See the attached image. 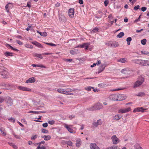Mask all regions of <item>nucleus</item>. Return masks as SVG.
Listing matches in <instances>:
<instances>
[{
	"mask_svg": "<svg viewBox=\"0 0 149 149\" xmlns=\"http://www.w3.org/2000/svg\"><path fill=\"white\" fill-rule=\"evenodd\" d=\"M133 61L134 63L137 64L144 66H146V60L135 59Z\"/></svg>",
	"mask_w": 149,
	"mask_h": 149,
	"instance_id": "7ed1b4c3",
	"label": "nucleus"
},
{
	"mask_svg": "<svg viewBox=\"0 0 149 149\" xmlns=\"http://www.w3.org/2000/svg\"><path fill=\"white\" fill-rule=\"evenodd\" d=\"M60 3H57L55 5L56 7H58L60 6Z\"/></svg>",
	"mask_w": 149,
	"mask_h": 149,
	"instance_id": "774afa93",
	"label": "nucleus"
},
{
	"mask_svg": "<svg viewBox=\"0 0 149 149\" xmlns=\"http://www.w3.org/2000/svg\"><path fill=\"white\" fill-rule=\"evenodd\" d=\"M8 144L10 145V146H12L14 149H17L18 148V147L17 146L15 145L13 143L10 142H8Z\"/></svg>",
	"mask_w": 149,
	"mask_h": 149,
	"instance_id": "5701e85b",
	"label": "nucleus"
},
{
	"mask_svg": "<svg viewBox=\"0 0 149 149\" xmlns=\"http://www.w3.org/2000/svg\"><path fill=\"white\" fill-rule=\"evenodd\" d=\"M123 89V88H118L114 89L113 90V91H119L120 90H122Z\"/></svg>",
	"mask_w": 149,
	"mask_h": 149,
	"instance_id": "e2e57ef3",
	"label": "nucleus"
},
{
	"mask_svg": "<svg viewBox=\"0 0 149 149\" xmlns=\"http://www.w3.org/2000/svg\"><path fill=\"white\" fill-rule=\"evenodd\" d=\"M103 108V106L102 104L99 103H98L92 107L88 108L87 109L89 111H93L102 109Z\"/></svg>",
	"mask_w": 149,
	"mask_h": 149,
	"instance_id": "f257e3e1",
	"label": "nucleus"
},
{
	"mask_svg": "<svg viewBox=\"0 0 149 149\" xmlns=\"http://www.w3.org/2000/svg\"><path fill=\"white\" fill-rule=\"evenodd\" d=\"M129 71V69L128 68L123 69L122 70L121 72L123 74H125Z\"/></svg>",
	"mask_w": 149,
	"mask_h": 149,
	"instance_id": "bb28decb",
	"label": "nucleus"
},
{
	"mask_svg": "<svg viewBox=\"0 0 149 149\" xmlns=\"http://www.w3.org/2000/svg\"><path fill=\"white\" fill-rule=\"evenodd\" d=\"M91 88L93 89L94 88L93 87H91V86H88L87 87L85 88V89L87 91H90L91 90Z\"/></svg>",
	"mask_w": 149,
	"mask_h": 149,
	"instance_id": "37998d69",
	"label": "nucleus"
},
{
	"mask_svg": "<svg viewBox=\"0 0 149 149\" xmlns=\"http://www.w3.org/2000/svg\"><path fill=\"white\" fill-rule=\"evenodd\" d=\"M65 144L71 146L72 145V143L71 141H66L65 142Z\"/></svg>",
	"mask_w": 149,
	"mask_h": 149,
	"instance_id": "72a5a7b5",
	"label": "nucleus"
},
{
	"mask_svg": "<svg viewBox=\"0 0 149 149\" xmlns=\"http://www.w3.org/2000/svg\"><path fill=\"white\" fill-rule=\"evenodd\" d=\"M74 117L75 116L74 115H71L69 116V118L70 119H72L74 118Z\"/></svg>",
	"mask_w": 149,
	"mask_h": 149,
	"instance_id": "338daca9",
	"label": "nucleus"
},
{
	"mask_svg": "<svg viewBox=\"0 0 149 149\" xmlns=\"http://www.w3.org/2000/svg\"><path fill=\"white\" fill-rule=\"evenodd\" d=\"M46 44L47 45L51 46H56V45L52 43H46Z\"/></svg>",
	"mask_w": 149,
	"mask_h": 149,
	"instance_id": "09e8293b",
	"label": "nucleus"
},
{
	"mask_svg": "<svg viewBox=\"0 0 149 149\" xmlns=\"http://www.w3.org/2000/svg\"><path fill=\"white\" fill-rule=\"evenodd\" d=\"M4 55L7 57L8 56H13V53L11 52H7L4 53Z\"/></svg>",
	"mask_w": 149,
	"mask_h": 149,
	"instance_id": "393cba45",
	"label": "nucleus"
},
{
	"mask_svg": "<svg viewBox=\"0 0 149 149\" xmlns=\"http://www.w3.org/2000/svg\"><path fill=\"white\" fill-rule=\"evenodd\" d=\"M131 110V108L130 107H129L126 108L121 109L119 110L118 113H123L129 112Z\"/></svg>",
	"mask_w": 149,
	"mask_h": 149,
	"instance_id": "423d86ee",
	"label": "nucleus"
},
{
	"mask_svg": "<svg viewBox=\"0 0 149 149\" xmlns=\"http://www.w3.org/2000/svg\"><path fill=\"white\" fill-rule=\"evenodd\" d=\"M106 67V65L105 64H102L99 67L98 69L97 73L99 74L103 71Z\"/></svg>",
	"mask_w": 149,
	"mask_h": 149,
	"instance_id": "1a4fd4ad",
	"label": "nucleus"
},
{
	"mask_svg": "<svg viewBox=\"0 0 149 149\" xmlns=\"http://www.w3.org/2000/svg\"><path fill=\"white\" fill-rule=\"evenodd\" d=\"M109 44L111 45V47H117L118 45V42L115 41L110 42Z\"/></svg>",
	"mask_w": 149,
	"mask_h": 149,
	"instance_id": "2eb2a0df",
	"label": "nucleus"
},
{
	"mask_svg": "<svg viewBox=\"0 0 149 149\" xmlns=\"http://www.w3.org/2000/svg\"><path fill=\"white\" fill-rule=\"evenodd\" d=\"M64 127L70 133H74V130L72 128V125H68L66 124H65L64 125ZM75 132H74L75 133Z\"/></svg>",
	"mask_w": 149,
	"mask_h": 149,
	"instance_id": "39448f33",
	"label": "nucleus"
},
{
	"mask_svg": "<svg viewBox=\"0 0 149 149\" xmlns=\"http://www.w3.org/2000/svg\"><path fill=\"white\" fill-rule=\"evenodd\" d=\"M13 100L12 98L10 97H9L8 99L7 102H9L10 105H11L13 104Z\"/></svg>",
	"mask_w": 149,
	"mask_h": 149,
	"instance_id": "c756f323",
	"label": "nucleus"
},
{
	"mask_svg": "<svg viewBox=\"0 0 149 149\" xmlns=\"http://www.w3.org/2000/svg\"><path fill=\"white\" fill-rule=\"evenodd\" d=\"M111 139L113 144L114 145H116L120 142V139L117 137L116 135H113L111 137Z\"/></svg>",
	"mask_w": 149,
	"mask_h": 149,
	"instance_id": "20e7f679",
	"label": "nucleus"
},
{
	"mask_svg": "<svg viewBox=\"0 0 149 149\" xmlns=\"http://www.w3.org/2000/svg\"><path fill=\"white\" fill-rule=\"evenodd\" d=\"M146 39H144L141 40V42L142 45H145L146 44Z\"/></svg>",
	"mask_w": 149,
	"mask_h": 149,
	"instance_id": "ea45409f",
	"label": "nucleus"
},
{
	"mask_svg": "<svg viewBox=\"0 0 149 149\" xmlns=\"http://www.w3.org/2000/svg\"><path fill=\"white\" fill-rule=\"evenodd\" d=\"M81 46H82V47H81V48L85 47L86 49H87L88 47V43H84L81 45Z\"/></svg>",
	"mask_w": 149,
	"mask_h": 149,
	"instance_id": "a878e982",
	"label": "nucleus"
},
{
	"mask_svg": "<svg viewBox=\"0 0 149 149\" xmlns=\"http://www.w3.org/2000/svg\"><path fill=\"white\" fill-rule=\"evenodd\" d=\"M118 62H120L123 63H125L127 62V59L125 58H123L119 59L118 60Z\"/></svg>",
	"mask_w": 149,
	"mask_h": 149,
	"instance_id": "412c9836",
	"label": "nucleus"
},
{
	"mask_svg": "<svg viewBox=\"0 0 149 149\" xmlns=\"http://www.w3.org/2000/svg\"><path fill=\"white\" fill-rule=\"evenodd\" d=\"M41 36H47V33L46 32H42L41 34Z\"/></svg>",
	"mask_w": 149,
	"mask_h": 149,
	"instance_id": "49530a36",
	"label": "nucleus"
},
{
	"mask_svg": "<svg viewBox=\"0 0 149 149\" xmlns=\"http://www.w3.org/2000/svg\"><path fill=\"white\" fill-rule=\"evenodd\" d=\"M55 121L53 120L48 121V123L49 124L51 125H53L55 123Z\"/></svg>",
	"mask_w": 149,
	"mask_h": 149,
	"instance_id": "c03bdc74",
	"label": "nucleus"
},
{
	"mask_svg": "<svg viewBox=\"0 0 149 149\" xmlns=\"http://www.w3.org/2000/svg\"><path fill=\"white\" fill-rule=\"evenodd\" d=\"M57 91L59 93H63L65 94V90L62 88H59L57 90Z\"/></svg>",
	"mask_w": 149,
	"mask_h": 149,
	"instance_id": "b1692460",
	"label": "nucleus"
},
{
	"mask_svg": "<svg viewBox=\"0 0 149 149\" xmlns=\"http://www.w3.org/2000/svg\"><path fill=\"white\" fill-rule=\"evenodd\" d=\"M132 38L130 37H129L127 39L126 41L127 42V44L129 45H130V42L132 40Z\"/></svg>",
	"mask_w": 149,
	"mask_h": 149,
	"instance_id": "c9c22d12",
	"label": "nucleus"
},
{
	"mask_svg": "<svg viewBox=\"0 0 149 149\" xmlns=\"http://www.w3.org/2000/svg\"><path fill=\"white\" fill-rule=\"evenodd\" d=\"M147 9V8L145 7H143L141 8V10L143 12L145 11Z\"/></svg>",
	"mask_w": 149,
	"mask_h": 149,
	"instance_id": "6e6d98bb",
	"label": "nucleus"
},
{
	"mask_svg": "<svg viewBox=\"0 0 149 149\" xmlns=\"http://www.w3.org/2000/svg\"><path fill=\"white\" fill-rule=\"evenodd\" d=\"M72 90L70 88H67L66 90H65V94H66V93L67 92L68 93L72 91Z\"/></svg>",
	"mask_w": 149,
	"mask_h": 149,
	"instance_id": "a18cd8bd",
	"label": "nucleus"
},
{
	"mask_svg": "<svg viewBox=\"0 0 149 149\" xmlns=\"http://www.w3.org/2000/svg\"><path fill=\"white\" fill-rule=\"evenodd\" d=\"M35 81V78L34 77H32L26 80L25 83H32L34 82Z\"/></svg>",
	"mask_w": 149,
	"mask_h": 149,
	"instance_id": "4468645a",
	"label": "nucleus"
},
{
	"mask_svg": "<svg viewBox=\"0 0 149 149\" xmlns=\"http://www.w3.org/2000/svg\"><path fill=\"white\" fill-rule=\"evenodd\" d=\"M144 78L141 76L139 77L138 80L136 81L133 85V87L134 88H137L139 87L143 83L144 81Z\"/></svg>",
	"mask_w": 149,
	"mask_h": 149,
	"instance_id": "f03ea898",
	"label": "nucleus"
},
{
	"mask_svg": "<svg viewBox=\"0 0 149 149\" xmlns=\"http://www.w3.org/2000/svg\"><path fill=\"white\" fill-rule=\"evenodd\" d=\"M102 123V121L101 119H99L97 120V122H95L93 123V125L95 127H97L98 125H101Z\"/></svg>",
	"mask_w": 149,
	"mask_h": 149,
	"instance_id": "9b49d317",
	"label": "nucleus"
},
{
	"mask_svg": "<svg viewBox=\"0 0 149 149\" xmlns=\"http://www.w3.org/2000/svg\"><path fill=\"white\" fill-rule=\"evenodd\" d=\"M4 100V98L2 97H0V102L2 103Z\"/></svg>",
	"mask_w": 149,
	"mask_h": 149,
	"instance_id": "8fccbe9b",
	"label": "nucleus"
},
{
	"mask_svg": "<svg viewBox=\"0 0 149 149\" xmlns=\"http://www.w3.org/2000/svg\"><path fill=\"white\" fill-rule=\"evenodd\" d=\"M38 137V135H35L34 136H32L31 138V139L32 140H35Z\"/></svg>",
	"mask_w": 149,
	"mask_h": 149,
	"instance_id": "a19ab883",
	"label": "nucleus"
},
{
	"mask_svg": "<svg viewBox=\"0 0 149 149\" xmlns=\"http://www.w3.org/2000/svg\"><path fill=\"white\" fill-rule=\"evenodd\" d=\"M41 137L45 141H48L51 139V136L49 135L42 136Z\"/></svg>",
	"mask_w": 149,
	"mask_h": 149,
	"instance_id": "6ab92c4d",
	"label": "nucleus"
},
{
	"mask_svg": "<svg viewBox=\"0 0 149 149\" xmlns=\"http://www.w3.org/2000/svg\"><path fill=\"white\" fill-rule=\"evenodd\" d=\"M42 125L44 127H46L48 126V123H44L42 124Z\"/></svg>",
	"mask_w": 149,
	"mask_h": 149,
	"instance_id": "864d4df0",
	"label": "nucleus"
},
{
	"mask_svg": "<svg viewBox=\"0 0 149 149\" xmlns=\"http://www.w3.org/2000/svg\"><path fill=\"white\" fill-rule=\"evenodd\" d=\"M141 53L142 54L147 55L149 56V52H148L147 51H142L141 52Z\"/></svg>",
	"mask_w": 149,
	"mask_h": 149,
	"instance_id": "e433bc0d",
	"label": "nucleus"
},
{
	"mask_svg": "<svg viewBox=\"0 0 149 149\" xmlns=\"http://www.w3.org/2000/svg\"><path fill=\"white\" fill-rule=\"evenodd\" d=\"M8 120L10 122L15 123V119L14 118L11 117L8 119Z\"/></svg>",
	"mask_w": 149,
	"mask_h": 149,
	"instance_id": "58836bf2",
	"label": "nucleus"
},
{
	"mask_svg": "<svg viewBox=\"0 0 149 149\" xmlns=\"http://www.w3.org/2000/svg\"><path fill=\"white\" fill-rule=\"evenodd\" d=\"M101 63V61L100 60H98L97 61L96 63V65H100Z\"/></svg>",
	"mask_w": 149,
	"mask_h": 149,
	"instance_id": "052dcab7",
	"label": "nucleus"
},
{
	"mask_svg": "<svg viewBox=\"0 0 149 149\" xmlns=\"http://www.w3.org/2000/svg\"><path fill=\"white\" fill-rule=\"evenodd\" d=\"M74 9L73 8H70L68 11V15L71 17H74Z\"/></svg>",
	"mask_w": 149,
	"mask_h": 149,
	"instance_id": "6e6552de",
	"label": "nucleus"
},
{
	"mask_svg": "<svg viewBox=\"0 0 149 149\" xmlns=\"http://www.w3.org/2000/svg\"><path fill=\"white\" fill-rule=\"evenodd\" d=\"M17 42L20 45H22L23 44V43L19 40H16Z\"/></svg>",
	"mask_w": 149,
	"mask_h": 149,
	"instance_id": "3c124183",
	"label": "nucleus"
},
{
	"mask_svg": "<svg viewBox=\"0 0 149 149\" xmlns=\"http://www.w3.org/2000/svg\"><path fill=\"white\" fill-rule=\"evenodd\" d=\"M62 17H61L60 15L59 16V19L60 20L62 21L63 19L65 18V17L64 16H63L62 15H61Z\"/></svg>",
	"mask_w": 149,
	"mask_h": 149,
	"instance_id": "603ef678",
	"label": "nucleus"
},
{
	"mask_svg": "<svg viewBox=\"0 0 149 149\" xmlns=\"http://www.w3.org/2000/svg\"><path fill=\"white\" fill-rule=\"evenodd\" d=\"M91 149H100L99 147L95 143H91L90 145Z\"/></svg>",
	"mask_w": 149,
	"mask_h": 149,
	"instance_id": "f8f14e48",
	"label": "nucleus"
},
{
	"mask_svg": "<svg viewBox=\"0 0 149 149\" xmlns=\"http://www.w3.org/2000/svg\"><path fill=\"white\" fill-rule=\"evenodd\" d=\"M31 43L32 44L35 45L36 46L38 47H42V45L40 44L37 42V41H35L33 42H32Z\"/></svg>",
	"mask_w": 149,
	"mask_h": 149,
	"instance_id": "a211bd4d",
	"label": "nucleus"
},
{
	"mask_svg": "<svg viewBox=\"0 0 149 149\" xmlns=\"http://www.w3.org/2000/svg\"><path fill=\"white\" fill-rule=\"evenodd\" d=\"M98 13L100 15L99 16H95V17L97 18H100L103 15V13L100 11H98Z\"/></svg>",
	"mask_w": 149,
	"mask_h": 149,
	"instance_id": "7c9ffc66",
	"label": "nucleus"
},
{
	"mask_svg": "<svg viewBox=\"0 0 149 149\" xmlns=\"http://www.w3.org/2000/svg\"><path fill=\"white\" fill-rule=\"evenodd\" d=\"M27 6L29 8H30L31 7V6L30 5V2H28L27 3Z\"/></svg>",
	"mask_w": 149,
	"mask_h": 149,
	"instance_id": "680f3d73",
	"label": "nucleus"
},
{
	"mask_svg": "<svg viewBox=\"0 0 149 149\" xmlns=\"http://www.w3.org/2000/svg\"><path fill=\"white\" fill-rule=\"evenodd\" d=\"M0 132L3 136H6V133L5 132V130L3 127H1L0 128Z\"/></svg>",
	"mask_w": 149,
	"mask_h": 149,
	"instance_id": "aec40b11",
	"label": "nucleus"
},
{
	"mask_svg": "<svg viewBox=\"0 0 149 149\" xmlns=\"http://www.w3.org/2000/svg\"><path fill=\"white\" fill-rule=\"evenodd\" d=\"M38 67H41V68H46V67L45 66H44L43 65H42V64L40 65H38Z\"/></svg>",
	"mask_w": 149,
	"mask_h": 149,
	"instance_id": "4d7b16f0",
	"label": "nucleus"
},
{
	"mask_svg": "<svg viewBox=\"0 0 149 149\" xmlns=\"http://www.w3.org/2000/svg\"><path fill=\"white\" fill-rule=\"evenodd\" d=\"M108 149H120V148L118 147V146H113L109 148Z\"/></svg>",
	"mask_w": 149,
	"mask_h": 149,
	"instance_id": "f704fd0d",
	"label": "nucleus"
},
{
	"mask_svg": "<svg viewBox=\"0 0 149 149\" xmlns=\"http://www.w3.org/2000/svg\"><path fill=\"white\" fill-rule=\"evenodd\" d=\"M98 30L99 29L97 27H95L91 31V32L92 33H97L98 31Z\"/></svg>",
	"mask_w": 149,
	"mask_h": 149,
	"instance_id": "4c0bfd02",
	"label": "nucleus"
},
{
	"mask_svg": "<svg viewBox=\"0 0 149 149\" xmlns=\"http://www.w3.org/2000/svg\"><path fill=\"white\" fill-rule=\"evenodd\" d=\"M81 144V140L79 139H77L76 140V146L77 147H79Z\"/></svg>",
	"mask_w": 149,
	"mask_h": 149,
	"instance_id": "dca6fc26",
	"label": "nucleus"
},
{
	"mask_svg": "<svg viewBox=\"0 0 149 149\" xmlns=\"http://www.w3.org/2000/svg\"><path fill=\"white\" fill-rule=\"evenodd\" d=\"M108 1H106V0L104 2V6H107L108 5Z\"/></svg>",
	"mask_w": 149,
	"mask_h": 149,
	"instance_id": "bf43d9fd",
	"label": "nucleus"
},
{
	"mask_svg": "<svg viewBox=\"0 0 149 149\" xmlns=\"http://www.w3.org/2000/svg\"><path fill=\"white\" fill-rule=\"evenodd\" d=\"M31 26H28V27L26 28V30L27 31H28L30 29V28H31Z\"/></svg>",
	"mask_w": 149,
	"mask_h": 149,
	"instance_id": "0e129e2a",
	"label": "nucleus"
},
{
	"mask_svg": "<svg viewBox=\"0 0 149 149\" xmlns=\"http://www.w3.org/2000/svg\"><path fill=\"white\" fill-rule=\"evenodd\" d=\"M17 88L20 90L24 91H31V89L30 88L22 86H18Z\"/></svg>",
	"mask_w": 149,
	"mask_h": 149,
	"instance_id": "9d476101",
	"label": "nucleus"
},
{
	"mask_svg": "<svg viewBox=\"0 0 149 149\" xmlns=\"http://www.w3.org/2000/svg\"><path fill=\"white\" fill-rule=\"evenodd\" d=\"M145 94L143 92H140L136 95L139 97H142L145 96Z\"/></svg>",
	"mask_w": 149,
	"mask_h": 149,
	"instance_id": "cd10ccee",
	"label": "nucleus"
},
{
	"mask_svg": "<svg viewBox=\"0 0 149 149\" xmlns=\"http://www.w3.org/2000/svg\"><path fill=\"white\" fill-rule=\"evenodd\" d=\"M70 53L72 55H74L75 54V52L74 50H71L70 51Z\"/></svg>",
	"mask_w": 149,
	"mask_h": 149,
	"instance_id": "13d9d810",
	"label": "nucleus"
},
{
	"mask_svg": "<svg viewBox=\"0 0 149 149\" xmlns=\"http://www.w3.org/2000/svg\"><path fill=\"white\" fill-rule=\"evenodd\" d=\"M41 132L43 133L47 134L48 132V130L45 129H42L41 130Z\"/></svg>",
	"mask_w": 149,
	"mask_h": 149,
	"instance_id": "79ce46f5",
	"label": "nucleus"
},
{
	"mask_svg": "<svg viewBox=\"0 0 149 149\" xmlns=\"http://www.w3.org/2000/svg\"><path fill=\"white\" fill-rule=\"evenodd\" d=\"M125 99V97L123 95L119 94L118 95V101H120L124 100Z\"/></svg>",
	"mask_w": 149,
	"mask_h": 149,
	"instance_id": "f3484780",
	"label": "nucleus"
},
{
	"mask_svg": "<svg viewBox=\"0 0 149 149\" xmlns=\"http://www.w3.org/2000/svg\"><path fill=\"white\" fill-rule=\"evenodd\" d=\"M146 109H144L143 107H137L135 108L133 111V112H141L142 113L145 112V111Z\"/></svg>",
	"mask_w": 149,
	"mask_h": 149,
	"instance_id": "0eeeda50",
	"label": "nucleus"
},
{
	"mask_svg": "<svg viewBox=\"0 0 149 149\" xmlns=\"http://www.w3.org/2000/svg\"><path fill=\"white\" fill-rule=\"evenodd\" d=\"M110 99L114 101H118V95L117 94H113L109 96Z\"/></svg>",
	"mask_w": 149,
	"mask_h": 149,
	"instance_id": "ddd939ff",
	"label": "nucleus"
},
{
	"mask_svg": "<svg viewBox=\"0 0 149 149\" xmlns=\"http://www.w3.org/2000/svg\"><path fill=\"white\" fill-rule=\"evenodd\" d=\"M29 113H33L36 114L37 111H30L29 112Z\"/></svg>",
	"mask_w": 149,
	"mask_h": 149,
	"instance_id": "69168bd1",
	"label": "nucleus"
},
{
	"mask_svg": "<svg viewBox=\"0 0 149 149\" xmlns=\"http://www.w3.org/2000/svg\"><path fill=\"white\" fill-rule=\"evenodd\" d=\"M12 134L13 135L14 137L17 139H20L21 138V137L19 135H16L14 132H12Z\"/></svg>",
	"mask_w": 149,
	"mask_h": 149,
	"instance_id": "2f4dec72",
	"label": "nucleus"
},
{
	"mask_svg": "<svg viewBox=\"0 0 149 149\" xmlns=\"http://www.w3.org/2000/svg\"><path fill=\"white\" fill-rule=\"evenodd\" d=\"M11 5V6L12 5V3H9L8 4H7L5 6V8L6 10H7L8 8V7H10L9 5Z\"/></svg>",
	"mask_w": 149,
	"mask_h": 149,
	"instance_id": "de8ad7c7",
	"label": "nucleus"
},
{
	"mask_svg": "<svg viewBox=\"0 0 149 149\" xmlns=\"http://www.w3.org/2000/svg\"><path fill=\"white\" fill-rule=\"evenodd\" d=\"M121 116L120 115L117 114L115 116L114 118L116 120H118L121 118Z\"/></svg>",
	"mask_w": 149,
	"mask_h": 149,
	"instance_id": "473e14b6",
	"label": "nucleus"
},
{
	"mask_svg": "<svg viewBox=\"0 0 149 149\" xmlns=\"http://www.w3.org/2000/svg\"><path fill=\"white\" fill-rule=\"evenodd\" d=\"M124 35V33L123 32H121L117 35V38H120L122 37Z\"/></svg>",
	"mask_w": 149,
	"mask_h": 149,
	"instance_id": "c85d7f7f",
	"label": "nucleus"
},
{
	"mask_svg": "<svg viewBox=\"0 0 149 149\" xmlns=\"http://www.w3.org/2000/svg\"><path fill=\"white\" fill-rule=\"evenodd\" d=\"M33 56L35 57H36L39 58L41 59L43 58L41 54H38L36 53H34L33 54Z\"/></svg>",
	"mask_w": 149,
	"mask_h": 149,
	"instance_id": "4be33fe9",
	"label": "nucleus"
},
{
	"mask_svg": "<svg viewBox=\"0 0 149 149\" xmlns=\"http://www.w3.org/2000/svg\"><path fill=\"white\" fill-rule=\"evenodd\" d=\"M139 5H137L136 6H135L134 8V9L135 10H137L139 9Z\"/></svg>",
	"mask_w": 149,
	"mask_h": 149,
	"instance_id": "5fc2aeb1",
	"label": "nucleus"
}]
</instances>
